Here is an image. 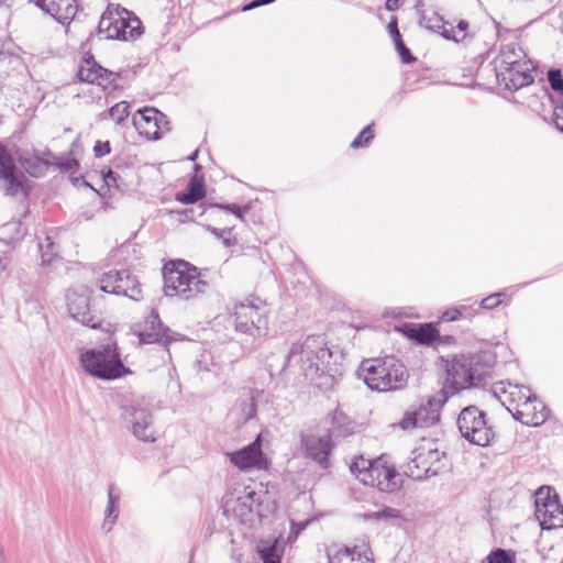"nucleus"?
Masks as SVG:
<instances>
[{"label":"nucleus","mask_w":563,"mask_h":563,"mask_svg":"<svg viewBox=\"0 0 563 563\" xmlns=\"http://www.w3.org/2000/svg\"><path fill=\"white\" fill-rule=\"evenodd\" d=\"M506 295L505 291H498L483 298L479 302V308L492 310L498 307L503 302V297Z\"/></svg>","instance_id":"44"},{"label":"nucleus","mask_w":563,"mask_h":563,"mask_svg":"<svg viewBox=\"0 0 563 563\" xmlns=\"http://www.w3.org/2000/svg\"><path fill=\"white\" fill-rule=\"evenodd\" d=\"M102 178H103L104 184L108 187L113 186V187H115L118 189H121L122 178H121V176L118 173H115L111 168L102 172Z\"/></svg>","instance_id":"49"},{"label":"nucleus","mask_w":563,"mask_h":563,"mask_svg":"<svg viewBox=\"0 0 563 563\" xmlns=\"http://www.w3.org/2000/svg\"><path fill=\"white\" fill-rule=\"evenodd\" d=\"M206 184L203 177L192 176L186 189L176 194L175 199L185 205H196L206 197Z\"/></svg>","instance_id":"29"},{"label":"nucleus","mask_w":563,"mask_h":563,"mask_svg":"<svg viewBox=\"0 0 563 563\" xmlns=\"http://www.w3.org/2000/svg\"><path fill=\"white\" fill-rule=\"evenodd\" d=\"M205 212L206 206L203 203L177 211V213L181 217V221H195L197 218L202 217Z\"/></svg>","instance_id":"42"},{"label":"nucleus","mask_w":563,"mask_h":563,"mask_svg":"<svg viewBox=\"0 0 563 563\" xmlns=\"http://www.w3.org/2000/svg\"><path fill=\"white\" fill-rule=\"evenodd\" d=\"M488 563H515L510 552L504 549H496L487 556Z\"/></svg>","instance_id":"43"},{"label":"nucleus","mask_w":563,"mask_h":563,"mask_svg":"<svg viewBox=\"0 0 563 563\" xmlns=\"http://www.w3.org/2000/svg\"><path fill=\"white\" fill-rule=\"evenodd\" d=\"M41 265L43 267L58 268L63 263L62 258L56 255L54 249H40Z\"/></svg>","instance_id":"41"},{"label":"nucleus","mask_w":563,"mask_h":563,"mask_svg":"<svg viewBox=\"0 0 563 563\" xmlns=\"http://www.w3.org/2000/svg\"><path fill=\"white\" fill-rule=\"evenodd\" d=\"M79 363L87 374L101 380H113L130 372L123 364L115 343L84 351Z\"/></svg>","instance_id":"5"},{"label":"nucleus","mask_w":563,"mask_h":563,"mask_svg":"<svg viewBox=\"0 0 563 563\" xmlns=\"http://www.w3.org/2000/svg\"><path fill=\"white\" fill-rule=\"evenodd\" d=\"M7 57L8 54L4 51L0 49V62L4 60Z\"/></svg>","instance_id":"63"},{"label":"nucleus","mask_w":563,"mask_h":563,"mask_svg":"<svg viewBox=\"0 0 563 563\" xmlns=\"http://www.w3.org/2000/svg\"><path fill=\"white\" fill-rule=\"evenodd\" d=\"M169 123L167 117L156 108L144 107L139 109L132 117L134 128L141 135L148 140L157 141L162 139V122Z\"/></svg>","instance_id":"17"},{"label":"nucleus","mask_w":563,"mask_h":563,"mask_svg":"<svg viewBox=\"0 0 563 563\" xmlns=\"http://www.w3.org/2000/svg\"><path fill=\"white\" fill-rule=\"evenodd\" d=\"M227 457L240 471L265 470L266 457L262 451L261 437H257L251 444L235 452H227Z\"/></svg>","instance_id":"16"},{"label":"nucleus","mask_w":563,"mask_h":563,"mask_svg":"<svg viewBox=\"0 0 563 563\" xmlns=\"http://www.w3.org/2000/svg\"><path fill=\"white\" fill-rule=\"evenodd\" d=\"M37 5L63 25L69 24L78 11L77 0H40Z\"/></svg>","instance_id":"26"},{"label":"nucleus","mask_w":563,"mask_h":563,"mask_svg":"<svg viewBox=\"0 0 563 563\" xmlns=\"http://www.w3.org/2000/svg\"><path fill=\"white\" fill-rule=\"evenodd\" d=\"M67 301L71 318L92 329L100 324L101 319L96 311L91 310L87 296L73 292L67 296Z\"/></svg>","instance_id":"23"},{"label":"nucleus","mask_w":563,"mask_h":563,"mask_svg":"<svg viewBox=\"0 0 563 563\" xmlns=\"http://www.w3.org/2000/svg\"><path fill=\"white\" fill-rule=\"evenodd\" d=\"M394 44H395V48H396L397 53L399 54L400 59L402 60V63L410 64V63L416 60V58L411 54L410 49L405 45V43H404L401 37L400 38H396L394 41Z\"/></svg>","instance_id":"47"},{"label":"nucleus","mask_w":563,"mask_h":563,"mask_svg":"<svg viewBox=\"0 0 563 563\" xmlns=\"http://www.w3.org/2000/svg\"><path fill=\"white\" fill-rule=\"evenodd\" d=\"M547 79L551 89L558 93L555 100H563V74L560 68H550L547 71Z\"/></svg>","instance_id":"37"},{"label":"nucleus","mask_w":563,"mask_h":563,"mask_svg":"<svg viewBox=\"0 0 563 563\" xmlns=\"http://www.w3.org/2000/svg\"><path fill=\"white\" fill-rule=\"evenodd\" d=\"M424 25L428 30L441 34L444 37V30L449 31L450 22H445L438 13H433L430 18H424Z\"/></svg>","instance_id":"40"},{"label":"nucleus","mask_w":563,"mask_h":563,"mask_svg":"<svg viewBox=\"0 0 563 563\" xmlns=\"http://www.w3.org/2000/svg\"><path fill=\"white\" fill-rule=\"evenodd\" d=\"M194 169H195V173L197 174V173H199V172L202 169V167H201V165L196 164V165L194 166Z\"/></svg>","instance_id":"64"},{"label":"nucleus","mask_w":563,"mask_h":563,"mask_svg":"<svg viewBox=\"0 0 563 563\" xmlns=\"http://www.w3.org/2000/svg\"><path fill=\"white\" fill-rule=\"evenodd\" d=\"M130 114V104L126 101H120L112 106L108 111L99 114L101 120L112 119L117 124H121Z\"/></svg>","instance_id":"34"},{"label":"nucleus","mask_w":563,"mask_h":563,"mask_svg":"<svg viewBox=\"0 0 563 563\" xmlns=\"http://www.w3.org/2000/svg\"><path fill=\"white\" fill-rule=\"evenodd\" d=\"M321 336H308L303 342L294 343L288 356V366H298L305 377L316 387L328 390L342 375L341 365Z\"/></svg>","instance_id":"1"},{"label":"nucleus","mask_w":563,"mask_h":563,"mask_svg":"<svg viewBox=\"0 0 563 563\" xmlns=\"http://www.w3.org/2000/svg\"><path fill=\"white\" fill-rule=\"evenodd\" d=\"M493 394L511 415L520 407V402L532 395L528 387L509 382L495 384Z\"/></svg>","instance_id":"22"},{"label":"nucleus","mask_w":563,"mask_h":563,"mask_svg":"<svg viewBox=\"0 0 563 563\" xmlns=\"http://www.w3.org/2000/svg\"><path fill=\"white\" fill-rule=\"evenodd\" d=\"M119 12L126 13V9L119 4H109L100 18L98 33L103 35L106 40L124 38L123 34L119 31Z\"/></svg>","instance_id":"28"},{"label":"nucleus","mask_w":563,"mask_h":563,"mask_svg":"<svg viewBox=\"0 0 563 563\" xmlns=\"http://www.w3.org/2000/svg\"><path fill=\"white\" fill-rule=\"evenodd\" d=\"M53 166L58 168L62 173H74L75 169L79 166V163L74 157H68L65 159L57 157V161H55Z\"/></svg>","instance_id":"48"},{"label":"nucleus","mask_w":563,"mask_h":563,"mask_svg":"<svg viewBox=\"0 0 563 563\" xmlns=\"http://www.w3.org/2000/svg\"><path fill=\"white\" fill-rule=\"evenodd\" d=\"M111 151L109 141L102 142L97 141L93 146V153L96 157H103L109 154Z\"/></svg>","instance_id":"53"},{"label":"nucleus","mask_w":563,"mask_h":563,"mask_svg":"<svg viewBox=\"0 0 563 563\" xmlns=\"http://www.w3.org/2000/svg\"><path fill=\"white\" fill-rule=\"evenodd\" d=\"M444 459L445 453L439 451L433 443H422L412 451L404 472L413 479H426L439 474L444 467Z\"/></svg>","instance_id":"8"},{"label":"nucleus","mask_w":563,"mask_h":563,"mask_svg":"<svg viewBox=\"0 0 563 563\" xmlns=\"http://www.w3.org/2000/svg\"><path fill=\"white\" fill-rule=\"evenodd\" d=\"M0 180L3 183L4 192L8 196L22 195L27 197L31 190L26 176L20 172L15 163L7 151L0 144Z\"/></svg>","instance_id":"14"},{"label":"nucleus","mask_w":563,"mask_h":563,"mask_svg":"<svg viewBox=\"0 0 563 563\" xmlns=\"http://www.w3.org/2000/svg\"><path fill=\"white\" fill-rule=\"evenodd\" d=\"M121 418L132 434L143 442L156 440L153 428V415L141 400L131 401L121 406Z\"/></svg>","instance_id":"11"},{"label":"nucleus","mask_w":563,"mask_h":563,"mask_svg":"<svg viewBox=\"0 0 563 563\" xmlns=\"http://www.w3.org/2000/svg\"><path fill=\"white\" fill-rule=\"evenodd\" d=\"M267 492H258L251 486L238 485L231 493L223 497L225 512L233 516L243 525L252 526L261 516V505Z\"/></svg>","instance_id":"7"},{"label":"nucleus","mask_w":563,"mask_h":563,"mask_svg":"<svg viewBox=\"0 0 563 563\" xmlns=\"http://www.w3.org/2000/svg\"><path fill=\"white\" fill-rule=\"evenodd\" d=\"M18 158L25 170L35 178L43 177L57 161V156L49 150L23 151L19 153Z\"/></svg>","instance_id":"21"},{"label":"nucleus","mask_w":563,"mask_h":563,"mask_svg":"<svg viewBox=\"0 0 563 563\" xmlns=\"http://www.w3.org/2000/svg\"><path fill=\"white\" fill-rule=\"evenodd\" d=\"M274 0H252L250 1L249 3H245L243 7H242V11L243 12H246V11H250V10H253L255 8H258L261 5H265V4H268L271 2H273Z\"/></svg>","instance_id":"54"},{"label":"nucleus","mask_w":563,"mask_h":563,"mask_svg":"<svg viewBox=\"0 0 563 563\" xmlns=\"http://www.w3.org/2000/svg\"><path fill=\"white\" fill-rule=\"evenodd\" d=\"M77 76L80 81L98 84L99 86L112 85L119 74H115L99 65L91 54H85L79 66Z\"/></svg>","instance_id":"19"},{"label":"nucleus","mask_w":563,"mask_h":563,"mask_svg":"<svg viewBox=\"0 0 563 563\" xmlns=\"http://www.w3.org/2000/svg\"><path fill=\"white\" fill-rule=\"evenodd\" d=\"M463 310L459 309L457 307H454V308H451V309H448L445 312H443L441 319L443 321H456V320H460V319H463Z\"/></svg>","instance_id":"52"},{"label":"nucleus","mask_w":563,"mask_h":563,"mask_svg":"<svg viewBox=\"0 0 563 563\" xmlns=\"http://www.w3.org/2000/svg\"><path fill=\"white\" fill-rule=\"evenodd\" d=\"M398 7H399V0H386L385 8L388 11H394V10L398 9Z\"/></svg>","instance_id":"58"},{"label":"nucleus","mask_w":563,"mask_h":563,"mask_svg":"<svg viewBox=\"0 0 563 563\" xmlns=\"http://www.w3.org/2000/svg\"><path fill=\"white\" fill-rule=\"evenodd\" d=\"M482 358L478 354H461L454 355L452 358L442 357L446 376L441 390L448 391L450 397L460 390L481 384L488 372Z\"/></svg>","instance_id":"3"},{"label":"nucleus","mask_w":563,"mask_h":563,"mask_svg":"<svg viewBox=\"0 0 563 563\" xmlns=\"http://www.w3.org/2000/svg\"><path fill=\"white\" fill-rule=\"evenodd\" d=\"M210 207L229 211V212L233 213L234 216H236V218H239L240 220H243L244 214L250 209L247 206L241 207L236 203H228V205L212 203V205H210Z\"/></svg>","instance_id":"45"},{"label":"nucleus","mask_w":563,"mask_h":563,"mask_svg":"<svg viewBox=\"0 0 563 563\" xmlns=\"http://www.w3.org/2000/svg\"><path fill=\"white\" fill-rule=\"evenodd\" d=\"M73 183H74V185L82 184V185H85L86 187H89V188L93 189V187H92L88 181H86V180H85V178H84L82 176H80V177H74V178H73Z\"/></svg>","instance_id":"59"},{"label":"nucleus","mask_w":563,"mask_h":563,"mask_svg":"<svg viewBox=\"0 0 563 563\" xmlns=\"http://www.w3.org/2000/svg\"><path fill=\"white\" fill-rule=\"evenodd\" d=\"M260 555L264 563H280V558L277 554L275 545L261 549Z\"/></svg>","instance_id":"50"},{"label":"nucleus","mask_w":563,"mask_h":563,"mask_svg":"<svg viewBox=\"0 0 563 563\" xmlns=\"http://www.w3.org/2000/svg\"><path fill=\"white\" fill-rule=\"evenodd\" d=\"M139 340L142 344L150 343H169L174 340L170 331L164 328L159 317L156 312L152 311L144 322L143 329L139 331Z\"/></svg>","instance_id":"24"},{"label":"nucleus","mask_w":563,"mask_h":563,"mask_svg":"<svg viewBox=\"0 0 563 563\" xmlns=\"http://www.w3.org/2000/svg\"><path fill=\"white\" fill-rule=\"evenodd\" d=\"M534 515L542 529L563 527V506L559 496L549 486L540 487L534 494Z\"/></svg>","instance_id":"12"},{"label":"nucleus","mask_w":563,"mask_h":563,"mask_svg":"<svg viewBox=\"0 0 563 563\" xmlns=\"http://www.w3.org/2000/svg\"><path fill=\"white\" fill-rule=\"evenodd\" d=\"M358 377L368 388L377 391H389L402 388L408 379L405 365L394 356L363 361Z\"/></svg>","instance_id":"2"},{"label":"nucleus","mask_w":563,"mask_h":563,"mask_svg":"<svg viewBox=\"0 0 563 563\" xmlns=\"http://www.w3.org/2000/svg\"><path fill=\"white\" fill-rule=\"evenodd\" d=\"M118 20L119 31L124 36L121 41L136 40L143 33L141 20L131 11L126 10V13L119 12Z\"/></svg>","instance_id":"31"},{"label":"nucleus","mask_w":563,"mask_h":563,"mask_svg":"<svg viewBox=\"0 0 563 563\" xmlns=\"http://www.w3.org/2000/svg\"><path fill=\"white\" fill-rule=\"evenodd\" d=\"M98 283L101 291L124 296L135 301L142 299L141 284L126 269L107 272L99 278Z\"/></svg>","instance_id":"13"},{"label":"nucleus","mask_w":563,"mask_h":563,"mask_svg":"<svg viewBox=\"0 0 563 563\" xmlns=\"http://www.w3.org/2000/svg\"><path fill=\"white\" fill-rule=\"evenodd\" d=\"M119 503H120V492L119 489L111 485L108 488V501L104 509V518L102 522V530L104 532H110L113 526L117 522L119 517Z\"/></svg>","instance_id":"30"},{"label":"nucleus","mask_w":563,"mask_h":563,"mask_svg":"<svg viewBox=\"0 0 563 563\" xmlns=\"http://www.w3.org/2000/svg\"><path fill=\"white\" fill-rule=\"evenodd\" d=\"M374 462L375 460L365 459L362 455L355 456L350 464V471L361 483H373L369 470H372Z\"/></svg>","instance_id":"33"},{"label":"nucleus","mask_w":563,"mask_h":563,"mask_svg":"<svg viewBox=\"0 0 563 563\" xmlns=\"http://www.w3.org/2000/svg\"><path fill=\"white\" fill-rule=\"evenodd\" d=\"M369 475L373 483H365L364 485L376 487L380 492L393 493L401 487L400 474L383 456L375 460L372 470H369Z\"/></svg>","instance_id":"18"},{"label":"nucleus","mask_w":563,"mask_h":563,"mask_svg":"<svg viewBox=\"0 0 563 563\" xmlns=\"http://www.w3.org/2000/svg\"><path fill=\"white\" fill-rule=\"evenodd\" d=\"M438 335V330L429 323L419 324L418 328L411 329L410 334L411 338L423 344H432Z\"/></svg>","instance_id":"35"},{"label":"nucleus","mask_w":563,"mask_h":563,"mask_svg":"<svg viewBox=\"0 0 563 563\" xmlns=\"http://www.w3.org/2000/svg\"><path fill=\"white\" fill-rule=\"evenodd\" d=\"M198 150L194 151L189 156H188V161L190 162H196V159L198 158Z\"/></svg>","instance_id":"60"},{"label":"nucleus","mask_w":563,"mask_h":563,"mask_svg":"<svg viewBox=\"0 0 563 563\" xmlns=\"http://www.w3.org/2000/svg\"><path fill=\"white\" fill-rule=\"evenodd\" d=\"M164 292L168 297L190 300L205 294L209 283L203 280L197 268L185 261L166 264L163 269Z\"/></svg>","instance_id":"4"},{"label":"nucleus","mask_w":563,"mask_h":563,"mask_svg":"<svg viewBox=\"0 0 563 563\" xmlns=\"http://www.w3.org/2000/svg\"><path fill=\"white\" fill-rule=\"evenodd\" d=\"M467 30L468 22L465 20H460L456 26L450 23L449 31L444 30V38L456 43L463 42L468 36Z\"/></svg>","instance_id":"36"},{"label":"nucleus","mask_w":563,"mask_h":563,"mask_svg":"<svg viewBox=\"0 0 563 563\" xmlns=\"http://www.w3.org/2000/svg\"><path fill=\"white\" fill-rule=\"evenodd\" d=\"M7 261L4 257L0 256V274L5 269Z\"/></svg>","instance_id":"61"},{"label":"nucleus","mask_w":563,"mask_h":563,"mask_svg":"<svg viewBox=\"0 0 563 563\" xmlns=\"http://www.w3.org/2000/svg\"><path fill=\"white\" fill-rule=\"evenodd\" d=\"M457 308L463 310V312H464L463 319L464 318H470V317H472L473 314H475L477 312V310L474 309L473 306H471V305H461Z\"/></svg>","instance_id":"57"},{"label":"nucleus","mask_w":563,"mask_h":563,"mask_svg":"<svg viewBox=\"0 0 563 563\" xmlns=\"http://www.w3.org/2000/svg\"><path fill=\"white\" fill-rule=\"evenodd\" d=\"M399 516H400V514L397 509L390 508V507H385L382 510L374 511V512L366 515V518L367 519H377V520H380V519L389 520V519L399 518Z\"/></svg>","instance_id":"46"},{"label":"nucleus","mask_w":563,"mask_h":563,"mask_svg":"<svg viewBox=\"0 0 563 563\" xmlns=\"http://www.w3.org/2000/svg\"><path fill=\"white\" fill-rule=\"evenodd\" d=\"M329 563H374L367 550L357 547H341L333 544L327 551Z\"/></svg>","instance_id":"27"},{"label":"nucleus","mask_w":563,"mask_h":563,"mask_svg":"<svg viewBox=\"0 0 563 563\" xmlns=\"http://www.w3.org/2000/svg\"><path fill=\"white\" fill-rule=\"evenodd\" d=\"M170 130L169 128V123L166 124L165 121L162 122V136L164 135L165 132H168Z\"/></svg>","instance_id":"62"},{"label":"nucleus","mask_w":563,"mask_h":563,"mask_svg":"<svg viewBox=\"0 0 563 563\" xmlns=\"http://www.w3.org/2000/svg\"><path fill=\"white\" fill-rule=\"evenodd\" d=\"M387 29H388V32H389L393 41H395L396 38H400L401 37L400 32L398 30V25H397V21L396 20H391L388 23Z\"/></svg>","instance_id":"56"},{"label":"nucleus","mask_w":563,"mask_h":563,"mask_svg":"<svg viewBox=\"0 0 563 563\" xmlns=\"http://www.w3.org/2000/svg\"><path fill=\"white\" fill-rule=\"evenodd\" d=\"M212 232L218 236V238H221L223 240V243L225 246H229V243H230V235H231V229L229 230H221L219 231L218 229L213 228L211 229Z\"/></svg>","instance_id":"55"},{"label":"nucleus","mask_w":563,"mask_h":563,"mask_svg":"<svg viewBox=\"0 0 563 563\" xmlns=\"http://www.w3.org/2000/svg\"><path fill=\"white\" fill-rule=\"evenodd\" d=\"M373 128L374 123L366 125L352 141L350 146L354 150L367 147L375 136Z\"/></svg>","instance_id":"39"},{"label":"nucleus","mask_w":563,"mask_h":563,"mask_svg":"<svg viewBox=\"0 0 563 563\" xmlns=\"http://www.w3.org/2000/svg\"><path fill=\"white\" fill-rule=\"evenodd\" d=\"M267 306L260 298H247L244 301L236 302L231 312L235 331L252 338H261L267 334Z\"/></svg>","instance_id":"6"},{"label":"nucleus","mask_w":563,"mask_h":563,"mask_svg":"<svg viewBox=\"0 0 563 563\" xmlns=\"http://www.w3.org/2000/svg\"><path fill=\"white\" fill-rule=\"evenodd\" d=\"M554 104L553 109V121L558 130L563 132V100H555L552 98Z\"/></svg>","instance_id":"51"},{"label":"nucleus","mask_w":563,"mask_h":563,"mask_svg":"<svg viewBox=\"0 0 563 563\" xmlns=\"http://www.w3.org/2000/svg\"><path fill=\"white\" fill-rule=\"evenodd\" d=\"M302 446L309 457L317 462L320 466L327 467L329 463V454L332 449L331 435L309 434L302 437Z\"/></svg>","instance_id":"25"},{"label":"nucleus","mask_w":563,"mask_h":563,"mask_svg":"<svg viewBox=\"0 0 563 563\" xmlns=\"http://www.w3.org/2000/svg\"><path fill=\"white\" fill-rule=\"evenodd\" d=\"M448 399V391L442 390L435 395L421 398L416 409L408 410L404 415L399 426L404 430L434 426L440 420V410Z\"/></svg>","instance_id":"9"},{"label":"nucleus","mask_w":563,"mask_h":563,"mask_svg":"<svg viewBox=\"0 0 563 563\" xmlns=\"http://www.w3.org/2000/svg\"><path fill=\"white\" fill-rule=\"evenodd\" d=\"M457 426L463 438L479 446L489 445L495 437L492 427L487 424L484 412L474 406L466 407L461 411Z\"/></svg>","instance_id":"10"},{"label":"nucleus","mask_w":563,"mask_h":563,"mask_svg":"<svg viewBox=\"0 0 563 563\" xmlns=\"http://www.w3.org/2000/svg\"><path fill=\"white\" fill-rule=\"evenodd\" d=\"M532 69L531 60H523L510 67L505 65L495 66L497 84L505 90L517 91L533 82Z\"/></svg>","instance_id":"15"},{"label":"nucleus","mask_w":563,"mask_h":563,"mask_svg":"<svg viewBox=\"0 0 563 563\" xmlns=\"http://www.w3.org/2000/svg\"><path fill=\"white\" fill-rule=\"evenodd\" d=\"M523 60H529L527 58V54L525 51L516 43L506 45L499 55V57L496 59L495 64L496 66H511L516 65L517 63H521Z\"/></svg>","instance_id":"32"},{"label":"nucleus","mask_w":563,"mask_h":563,"mask_svg":"<svg viewBox=\"0 0 563 563\" xmlns=\"http://www.w3.org/2000/svg\"><path fill=\"white\" fill-rule=\"evenodd\" d=\"M332 421L334 431L340 435L347 437L353 433L354 427L344 413L335 411Z\"/></svg>","instance_id":"38"},{"label":"nucleus","mask_w":563,"mask_h":563,"mask_svg":"<svg viewBox=\"0 0 563 563\" xmlns=\"http://www.w3.org/2000/svg\"><path fill=\"white\" fill-rule=\"evenodd\" d=\"M512 417L526 426L539 427L547 421L549 409L532 394L525 399V402H520V407L514 411Z\"/></svg>","instance_id":"20"}]
</instances>
